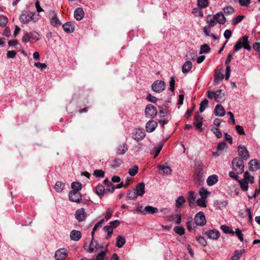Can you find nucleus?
I'll return each instance as SVG.
<instances>
[{
	"label": "nucleus",
	"mask_w": 260,
	"mask_h": 260,
	"mask_svg": "<svg viewBox=\"0 0 260 260\" xmlns=\"http://www.w3.org/2000/svg\"><path fill=\"white\" fill-rule=\"evenodd\" d=\"M242 47H243L245 49L247 50H250L251 49L247 36H244L237 41L234 47V51H238Z\"/></svg>",
	"instance_id": "f257e3e1"
},
{
	"label": "nucleus",
	"mask_w": 260,
	"mask_h": 260,
	"mask_svg": "<svg viewBox=\"0 0 260 260\" xmlns=\"http://www.w3.org/2000/svg\"><path fill=\"white\" fill-rule=\"evenodd\" d=\"M233 169L237 174H242L244 171V165L243 160L240 157H236L232 161Z\"/></svg>",
	"instance_id": "f03ea898"
},
{
	"label": "nucleus",
	"mask_w": 260,
	"mask_h": 260,
	"mask_svg": "<svg viewBox=\"0 0 260 260\" xmlns=\"http://www.w3.org/2000/svg\"><path fill=\"white\" fill-rule=\"evenodd\" d=\"M157 112L156 107L152 104H148L145 109L146 117L151 118V119L156 116Z\"/></svg>",
	"instance_id": "7ed1b4c3"
},
{
	"label": "nucleus",
	"mask_w": 260,
	"mask_h": 260,
	"mask_svg": "<svg viewBox=\"0 0 260 260\" xmlns=\"http://www.w3.org/2000/svg\"><path fill=\"white\" fill-rule=\"evenodd\" d=\"M35 13H29L27 14H22L20 16V21L24 23L27 24L30 21L36 22L38 20V18L34 17Z\"/></svg>",
	"instance_id": "20e7f679"
},
{
	"label": "nucleus",
	"mask_w": 260,
	"mask_h": 260,
	"mask_svg": "<svg viewBox=\"0 0 260 260\" xmlns=\"http://www.w3.org/2000/svg\"><path fill=\"white\" fill-rule=\"evenodd\" d=\"M238 152L239 155L243 160H247L249 158V152L244 145H240L238 146Z\"/></svg>",
	"instance_id": "39448f33"
},
{
	"label": "nucleus",
	"mask_w": 260,
	"mask_h": 260,
	"mask_svg": "<svg viewBox=\"0 0 260 260\" xmlns=\"http://www.w3.org/2000/svg\"><path fill=\"white\" fill-rule=\"evenodd\" d=\"M165 86L164 81L157 80L152 84L151 87L154 91L160 93L165 90Z\"/></svg>",
	"instance_id": "423d86ee"
},
{
	"label": "nucleus",
	"mask_w": 260,
	"mask_h": 260,
	"mask_svg": "<svg viewBox=\"0 0 260 260\" xmlns=\"http://www.w3.org/2000/svg\"><path fill=\"white\" fill-rule=\"evenodd\" d=\"M194 222L198 225L203 226L206 223V219L204 213L200 211L194 216Z\"/></svg>",
	"instance_id": "0eeeda50"
},
{
	"label": "nucleus",
	"mask_w": 260,
	"mask_h": 260,
	"mask_svg": "<svg viewBox=\"0 0 260 260\" xmlns=\"http://www.w3.org/2000/svg\"><path fill=\"white\" fill-rule=\"evenodd\" d=\"M49 14L51 16L50 23L54 27H57L59 26L61 23L58 19L57 14L54 11L51 10L49 11Z\"/></svg>",
	"instance_id": "6e6552de"
},
{
	"label": "nucleus",
	"mask_w": 260,
	"mask_h": 260,
	"mask_svg": "<svg viewBox=\"0 0 260 260\" xmlns=\"http://www.w3.org/2000/svg\"><path fill=\"white\" fill-rule=\"evenodd\" d=\"M194 165V174L200 179L204 174L203 164L201 161H196Z\"/></svg>",
	"instance_id": "1a4fd4ad"
},
{
	"label": "nucleus",
	"mask_w": 260,
	"mask_h": 260,
	"mask_svg": "<svg viewBox=\"0 0 260 260\" xmlns=\"http://www.w3.org/2000/svg\"><path fill=\"white\" fill-rule=\"evenodd\" d=\"M205 235L209 239L216 240L219 238L220 233L218 230L214 229L207 231L205 233Z\"/></svg>",
	"instance_id": "9d476101"
},
{
	"label": "nucleus",
	"mask_w": 260,
	"mask_h": 260,
	"mask_svg": "<svg viewBox=\"0 0 260 260\" xmlns=\"http://www.w3.org/2000/svg\"><path fill=\"white\" fill-rule=\"evenodd\" d=\"M68 255L67 249L60 248L58 249L55 253V257L56 260H64Z\"/></svg>",
	"instance_id": "9b49d317"
},
{
	"label": "nucleus",
	"mask_w": 260,
	"mask_h": 260,
	"mask_svg": "<svg viewBox=\"0 0 260 260\" xmlns=\"http://www.w3.org/2000/svg\"><path fill=\"white\" fill-rule=\"evenodd\" d=\"M103 245H99L97 241L91 240L87 251L89 253H92L97 251L100 249H103Z\"/></svg>",
	"instance_id": "f8f14e48"
},
{
	"label": "nucleus",
	"mask_w": 260,
	"mask_h": 260,
	"mask_svg": "<svg viewBox=\"0 0 260 260\" xmlns=\"http://www.w3.org/2000/svg\"><path fill=\"white\" fill-rule=\"evenodd\" d=\"M71 187L72 190L69 192V195H71L72 193L77 194L82 189V184L78 181L74 182L72 183Z\"/></svg>",
	"instance_id": "ddd939ff"
},
{
	"label": "nucleus",
	"mask_w": 260,
	"mask_h": 260,
	"mask_svg": "<svg viewBox=\"0 0 260 260\" xmlns=\"http://www.w3.org/2000/svg\"><path fill=\"white\" fill-rule=\"evenodd\" d=\"M122 162V160L118 158H112L109 161V166L112 169H116L119 167Z\"/></svg>",
	"instance_id": "4468645a"
},
{
	"label": "nucleus",
	"mask_w": 260,
	"mask_h": 260,
	"mask_svg": "<svg viewBox=\"0 0 260 260\" xmlns=\"http://www.w3.org/2000/svg\"><path fill=\"white\" fill-rule=\"evenodd\" d=\"M75 216L76 219L79 222L84 220L86 217V213H85L84 209L83 208L78 209L76 211Z\"/></svg>",
	"instance_id": "2eb2a0df"
},
{
	"label": "nucleus",
	"mask_w": 260,
	"mask_h": 260,
	"mask_svg": "<svg viewBox=\"0 0 260 260\" xmlns=\"http://www.w3.org/2000/svg\"><path fill=\"white\" fill-rule=\"evenodd\" d=\"M157 126V123L151 119L148 121L146 124V131L148 133L154 131Z\"/></svg>",
	"instance_id": "dca6fc26"
},
{
	"label": "nucleus",
	"mask_w": 260,
	"mask_h": 260,
	"mask_svg": "<svg viewBox=\"0 0 260 260\" xmlns=\"http://www.w3.org/2000/svg\"><path fill=\"white\" fill-rule=\"evenodd\" d=\"M145 137V132L143 128H138L133 136V138L137 141L142 140Z\"/></svg>",
	"instance_id": "f3484780"
},
{
	"label": "nucleus",
	"mask_w": 260,
	"mask_h": 260,
	"mask_svg": "<svg viewBox=\"0 0 260 260\" xmlns=\"http://www.w3.org/2000/svg\"><path fill=\"white\" fill-rule=\"evenodd\" d=\"M214 19L216 20L217 23L220 24H224L226 22V18L224 17L223 12H219L214 15Z\"/></svg>",
	"instance_id": "a211bd4d"
},
{
	"label": "nucleus",
	"mask_w": 260,
	"mask_h": 260,
	"mask_svg": "<svg viewBox=\"0 0 260 260\" xmlns=\"http://www.w3.org/2000/svg\"><path fill=\"white\" fill-rule=\"evenodd\" d=\"M260 169V163L257 159H252L249 162V169L254 171Z\"/></svg>",
	"instance_id": "6ab92c4d"
},
{
	"label": "nucleus",
	"mask_w": 260,
	"mask_h": 260,
	"mask_svg": "<svg viewBox=\"0 0 260 260\" xmlns=\"http://www.w3.org/2000/svg\"><path fill=\"white\" fill-rule=\"evenodd\" d=\"M193 124L198 129H200L203 124V117L199 112L196 113Z\"/></svg>",
	"instance_id": "aec40b11"
},
{
	"label": "nucleus",
	"mask_w": 260,
	"mask_h": 260,
	"mask_svg": "<svg viewBox=\"0 0 260 260\" xmlns=\"http://www.w3.org/2000/svg\"><path fill=\"white\" fill-rule=\"evenodd\" d=\"M159 173L162 175H170L172 173L171 169L166 166L158 165L157 166Z\"/></svg>",
	"instance_id": "412c9836"
},
{
	"label": "nucleus",
	"mask_w": 260,
	"mask_h": 260,
	"mask_svg": "<svg viewBox=\"0 0 260 260\" xmlns=\"http://www.w3.org/2000/svg\"><path fill=\"white\" fill-rule=\"evenodd\" d=\"M225 111L221 105L218 104L215 106L214 114L217 116H223L225 115Z\"/></svg>",
	"instance_id": "4be33fe9"
},
{
	"label": "nucleus",
	"mask_w": 260,
	"mask_h": 260,
	"mask_svg": "<svg viewBox=\"0 0 260 260\" xmlns=\"http://www.w3.org/2000/svg\"><path fill=\"white\" fill-rule=\"evenodd\" d=\"M70 237L72 240L78 241L81 238V233L79 231L72 230L70 233Z\"/></svg>",
	"instance_id": "5701e85b"
},
{
	"label": "nucleus",
	"mask_w": 260,
	"mask_h": 260,
	"mask_svg": "<svg viewBox=\"0 0 260 260\" xmlns=\"http://www.w3.org/2000/svg\"><path fill=\"white\" fill-rule=\"evenodd\" d=\"M136 195H143L145 193V184L143 182L138 183L136 187Z\"/></svg>",
	"instance_id": "b1692460"
},
{
	"label": "nucleus",
	"mask_w": 260,
	"mask_h": 260,
	"mask_svg": "<svg viewBox=\"0 0 260 260\" xmlns=\"http://www.w3.org/2000/svg\"><path fill=\"white\" fill-rule=\"evenodd\" d=\"M63 30L67 33L73 32L74 30V26L71 22H68L62 25Z\"/></svg>",
	"instance_id": "393cba45"
},
{
	"label": "nucleus",
	"mask_w": 260,
	"mask_h": 260,
	"mask_svg": "<svg viewBox=\"0 0 260 260\" xmlns=\"http://www.w3.org/2000/svg\"><path fill=\"white\" fill-rule=\"evenodd\" d=\"M84 13L81 8H77L74 12V17L77 20H81L84 17Z\"/></svg>",
	"instance_id": "a878e982"
},
{
	"label": "nucleus",
	"mask_w": 260,
	"mask_h": 260,
	"mask_svg": "<svg viewBox=\"0 0 260 260\" xmlns=\"http://www.w3.org/2000/svg\"><path fill=\"white\" fill-rule=\"evenodd\" d=\"M206 21L207 23L208 24L207 26L211 28L215 26L217 24L216 20L214 19V15L212 16V15L210 14H209L207 16Z\"/></svg>",
	"instance_id": "bb28decb"
},
{
	"label": "nucleus",
	"mask_w": 260,
	"mask_h": 260,
	"mask_svg": "<svg viewBox=\"0 0 260 260\" xmlns=\"http://www.w3.org/2000/svg\"><path fill=\"white\" fill-rule=\"evenodd\" d=\"M145 215L146 214H154L158 212V209L157 208L151 206H147L144 208Z\"/></svg>",
	"instance_id": "cd10ccee"
},
{
	"label": "nucleus",
	"mask_w": 260,
	"mask_h": 260,
	"mask_svg": "<svg viewBox=\"0 0 260 260\" xmlns=\"http://www.w3.org/2000/svg\"><path fill=\"white\" fill-rule=\"evenodd\" d=\"M218 180V177L216 175H212L208 177L207 183L209 186L214 185Z\"/></svg>",
	"instance_id": "c85d7f7f"
},
{
	"label": "nucleus",
	"mask_w": 260,
	"mask_h": 260,
	"mask_svg": "<svg viewBox=\"0 0 260 260\" xmlns=\"http://www.w3.org/2000/svg\"><path fill=\"white\" fill-rule=\"evenodd\" d=\"M127 151V145L125 143L119 145L116 150L117 155H123Z\"/></svg>",
	"instance_id": "c756f323"
},
{
	"label": "nucleus",
	"mask_w": 260,
	"mask_h": 260,
	"mask_svg": "<svg viewBox=\"0 0 260 260\" xmlns=\"http://www.w3.org/2000/svg\"><path fill=\"white\" fill-rule=\"evenodd\" d=\"M192 67V62L190 61H187L183 64L182 71L183 73H187L191 69Z\"/></svg>",
	"instance_id": "7c9ffc66"
},
{
	"label": "nucleus",
	"mask_w": 260,
	"mask_h": 260,
	"mask_svg": "<svg viewBox=\"0 0 260 260\" xmlns=\"http://www.w3.org/2000/svg\"><path fill=\"white\" fill-rule=\"evenodd\" d=\"M126 240L124 237L118 236L116 239V246L118 248H121L125 243Z\"/></svg>",
	"instance_id": "2f4dec72"
},
{
	"label": "nucleus",
	"mask_w": 260,
	"mask_h": 260,
	"mask_svg": "<svg viewBox=\"0 0 260 260\" xmlns=\"http://www.w3.org/2000/svg\"><path fill=\"white\" fill-rule=\"evenodd\" d=\"M224 77L222 74L218 71L216 70L214 74V83L215 84H218L220 80L223 79Z\"/></svg>",
	"instance_id": "473e14b6"
},
{
	"label": "nucleus",
	"mask_w": 260,
	"mask_h": 260,
	"mask_svg": "<svg viewBox=\"0 0 260 260\" xmlns=\"http://www.w3.org/2000/svg\"><path fill=\"white\" fill-rule=\"evenodd\" d=\"M227 202L225 200H217L214 202V206L218 209H221L226 207Z\"/></svg>",
	"instance_id": "72a5a7b5"
},
{
	"label": "nucleus",
	"mask_w": 260,
	"mask_h": 260,
	"mask_svg": "<svg viewBox=\"0 0 260 260\" xmlns=\"http://www.w3.org/2000/svg\"><path fill=\"white\" fill-rule=\"evenodd\" d=\"M208 196H201V198L198 199L197 200V204L199 206L202 207H206V199Z\"/></svg>",
	"instance_id": "f704fd0d"
},
{
	"label": "nucleus",
	"mask_w": 260,
	"mask_h": 260,
	"mask_svg": "<svg viewBox=\"0 0 260 260\" xmlns=\"http://www.w3.org/2000/svg\"><path fill=\"white\" fill-rule=\"evenodd\" d=\"M203 8H201V7H197L194 8L192 9V13L196 16H200L201 18H203L204 16L203 12L202 10Z\"/></svg>",
	"instance_id": "c9c22d12"
},
{
	"label": "nucleus",
	"mask_w": 260,
	"mask_h": 260,
	"mask_svg": "<svg viewBox=\"0 0 260 260\" xmlns=\"http://www.w3.org/2000/svg\"><path fill=\"white\" fill-rule=\"evenodd\" d=\"M244 250H237L234 252V255L232 257V260H239L241 257Z\"/></svg>",
	"instance_id": "e433bc0d"
},
{
	"label": "nucleus",
	"mask_w": 260,
	"mask_h": 260,
	"mask_svg": "<svg viewBox=\"0 0 260 260\" xmlns=\"http://www.w3.org/2000/svg\"><path fill=\"white\" fill-rule=\"evenodd\" d=\"M107 252V249L106 248L105 250H102L100 252H99L96 255V260H106L107 259L106 257V253Z\"/></svg>",
	"instance_id": "4c0bfd02"
},
{
	"label": "nucleus",
	"mask_w": 260,
	"mask_h": 260,
	"mask_svg": "<svg viewBox=\"0 0 260 260\" xmlns=\"http://www.w3.org/2000/svg\"><path fill=\"white\" fill-rule=\"evenodd\" d=\"M176 206L177 208H180L182 207L183 204L185 202L186 200L183 196H179L176 200Z\"/></svg>",
	"instance_id": "58836bf2"
},
{
	"label": "nucleus",
	"mask_w": 260,
	"mask_h": 260,
	"mask_svg": "<svg viewBox=\"0 0 260 260\" xmlns=\"http://www.w3.org/2000/svg\"><path fill=\"white\" fill-rule=\"evenodd\" d=\"M198 6L204 9L208 7L209 2L208 0H198Z\"/></svg>",
	"instance_id": "ea45409f"
},
{
	"label": "nucleus",
	"mask_w": 260,
	"mask_h": 260,
	"mask_svg": "<svg viewBox=\"0 0 260 260\" xmlns=\"http://www.w3.org/2000/svg\"><path fill=\"white\" fill-rule=\"evenodd\" d=\"M64 186V184L63 183L57 181L54 186V189L57 192H60L63 190Z\"/></svg>",
	"instance_id": "a19ab883"
},
{
	"label": "nucleus",
	"mask_w": 260,
	"mask_h": 260,
	"mask_svg": "<svg viewBox=\"0 0 260 260\" xmlns=\"http://www.w3.org/2000/svg\"><path fill=\"white\" fill-rule=\"evenodd\" d=\"M96 193L98 195H103L104 193H105V186L102 184H99L97 185L95 188Z\"/></svg>",
	"instance_id": "79ce46f5"
},
{
	"label": "nucleus",
	"mask_w": 260,
	"mask_h": 260,
	"mask_svg": "<svg viewBox=\"0 0 260 260\" xmlns=\"http://www.w3.org/2000/svg\"><path fill=\"white\" fill-rule=\"evenodd\" d=\"M220 229L225 234H234V232L232 229L227 225H222L220 227Z\"/></svg>",
	"instance_id": "37998d69"
},
{
	"label": "nucleus",
	"mask_w": 260,
	"mask_h": 260,
	"mask_svg": "<svg viewBox=\"0 0 260 260\" xmlns=\"http://www.w3.org/2000/svg\"><path fill=\"white\" fill-rule=\"evenodd\" d=\"M223 95H222V90L219 89L217 90L215 92V97L214 99L217 102H219L222 99Z\"/></svg>",
	"instance_id": "c03bdc74"
},
{
	"label": "nucleus",
	"mask_w": 260,
	"mask_h": 260,
	"mask_svg": "<svg viewBox=\"0 0 260 260\" xmlns=\"http://www.w3.org/2000/svg\"><path fill=\"white\" fill-rule=\"evenodd\" d=\"M113 227H112L111 225H107L104 228V232L107 233V239H109L111 237L113 233Z\"/></svg>",
	"instance_id": "a18cd8bd"
},
{
	"label": "nucleus",
	"mask_w": 260,
	"mask_h": 260,
	"mask_svg": "<svg viewBox=\"0 0 260 260\" xmlns=\"http://www.w3.org/2000/svg\"><path fill=\"white\" fill-rule=\"evenodd\" d=\"M208 101L207 99H205L200 104V111L203 112L206 109L208 105Z\"/></svg>",
	"instance_id": "49530a36"
},
{
	"label": "nucleus",
	"mask_w": 260,
	"mask_h": 260,
	"mask_svg": "<svg viewBox=\"0 0 260 260\" xmlns=\"http://www.w3.org/2000/svg\"><path fill=\"white\" fill-rule=\"evenodd\" d=\"M30 40L37 41L39 40V38L38 36H39V34L35 31H31L29 33H28Z\"/></svg>",
	"instance_id": "de8ad7c7"
},
{
	"label": "nucleus",
	"mask_w": 260,
	"mask_h": 260,
	"mask_svg": "<svg viewBox=\"0 0 260 260\" xmlns=\"http://www.w3.org/2000/svg\"><path fill=\"white\" fill-rule=\"evenodd\" d=\"M245 16L244 15H239L236 17H234L232 20V24L236 25L239 22H241L244 19Z\"/></svg>",
	"instance_id": "09e8293b"
},
{
	"label": "nucleus",
	"mask_w": 260,
	"mask_h": 260,
	"mask_svg": "<svg viewBox=\"0 0 260 260\" xmlns=\"http://www.w3.org/2000/svg\"><path fill=\"white\" fill-rule=\"evenodd\" d=\"M244 179L247 181L248 182H250L251 183H253L254 182V177L251 176L249 173L246 171L244 173Z\"/></svg>",
	"instance_id": "8fccbe9b"
},
{
	"label": "nucleus",
	"mask_w": 260,
	"mask_h": 260,
	"mask_svg": "<svg viewBox=\"0 0 260 260\" xmlns=\"http://www.w3.org/2000/svg\"><path fill=\"white\" fill-rule=\"evenodd\" d=\"M210 48L209 46L207 44H205L201 46L200 53H207L210 51Z\"/></svg>",
	"instance_id": "3c124183"
},
{
	"label": "nucleus",
	"mask_w": 260,
	"mask_h": 260,
	"mask_svg": "<svg viewBox=\"0 0 260 260\" xmlns=\"http://www.w3.org/2000/svg\"><path fill=\"white\" fill-rule=\"evenodd\" d=\"M138 167L135 165L133 168L129 169L128 174L131 176H134L138 173Z\"/></svg>",
	"instance_id": "603ef678"
},
{
	"label": "nucleus",
	"mask_w": 260,
	"mask_h": 260,
	"mask_svg": "<svg viewBox=\"0 0 260 260\" xmlns=\"http://www.w3.org/2000/svg\"><path fill=\"white\" fill-rule=\"evenodd\" d=\"M175 232L179 235H183L185 233V229L182 226H177L174 228Z\"/></svg>",
	"instance_id": "864d4df0"
},
{
	"label": "nucleus",
	"mask_w": 260,
	"mask_h": 260,
	"mask_svg": "<svg viewBox=\"0 0 260 260\" xmlns=\"http://www.w3.org/2000/svg\"><path fill=\"white\" fill-rule=\"evenodd\" d=\"M105 193H112L115 188V186L112 183H110L109 184L106 186Z\"/></svg>",
	"instance_id": "5fc2aeb1"
},
{
	"label": "nucleus",
	"mask_w": 260,
	"mask_h": 260,
	"mask_svg": "<svg viewBox=\"0 0 260 260\" xmlns=\"http://www.w3.org/2000/svg\"><path fill=\"white\" fill-rule=\"evenodd\" d=\"M69 198L70 201L73 202L79 203L82 202V196H69Z\"/></svg>",
	"instance_id": "6e6d98bb"
},
{
	"label": "nucleus",
	"mask_w": 260,
	"mask_h": 260,
	"mask_svg": "<svg viewBox=\"0 0 260 260\" xmlns=\"http://www.w3.org/2000/svg\"><path fill=\"white\" fill-rule=\"evenodd\" d=\"M239 183L240 184V186L241 188L243 190H247L248 188V182L245 180L244 179L239 181Z\"/></svg>",
	"instance_id": "4d7b16f0"
},
{
	"label": "nucleus",
	"mask_w": 260,
	"mask_h": 260,
	"mask_svg": "<svg viewBox=\"0 0 260 260\" xmlns=\"http://www.w3.org/2000/svg\"><path fill=\"white\" fill-rule=\"evenodd\" d=\"M212 132L216 136L217 138H220L222 137V134L220 130L217 127H213L211 129Z\"/></svg>",
	"instance_id": "13d9d810"
},
{
	"label": "nucleus",
	"mask_w": 260,
	"mask_h": 260,
	"mask_svg": "<svg viewBox=\"0 0 260 260\" xmlns=\"http://www.w3.org/2000/svg\"><path fill=\"white\" fill-rule=\"evenodd\" d=\"M93 174L96 177L103 178L104 177L105 172L102 170H95Z\"/></svg>",
	"instance_id": "bf43d9fd"
},
{
	"label": "nucleus",
	"mask_w": 260,
	"mask_h": 260,
	"mask_svg": "<svg viewBox=\"0 0 260 260\" xmlns=\"http://www.w3.org/2000/svg\"><path fill=\"white\" fill-rule=\"evenodd\" d=\"M234 11V8L231 6L226 7L223 8V12L226 15L232 14Z\"/></svg>",
	"instance_id": "052dcab7"
},
{
	"label": "nucleus",
	"mask_w": 260,
	"mask_h": 260,
	"mask_svg": "<svg viewBox=\"0 0 260 260\" xmlns=\"http://www.w3.org/2000/svg\"><path fill=\"white\" fill-rule=\"evenodd\" d=\"M234 233L236 234L237 235L238 238L242 242L243 241V235L242 233L241 230H240L239 229L237 228L236 229V231L234 232Z\"/></svg>",
	"instance_id": "680f3d73"
},
{
	"label": "nucleus",
	"mask_w": 260,
	"mask_h": 260,
	"mask_svg": "<svg viewBox=\"0 0 260 260\" xmlns=\"http://www.w3.org/2000/svg\"><path fill=\"white\" fill-rule=\"evenodd\" d=\"M146 100L153 103H156L157 101V98L152 95L151 94L148 93L146 97Z\"/></svg>",
	"instance_id": "e2e57ef3"
},
{
	"label": "nucleus",
	"mask_w": 260,
	"mask_h": 260,
	"mask_svg": "<svg viewBox=\"0 0 260 260\" xmlns=\"http://www.w3.org/2000/svg\"><path fill=\"white\" fill-rule=\"evenodd\" d=\"M8 21V18L5 16H0V25L5 26L7 24Z\"/></svg>",
	"instance_id": "0e129e2a"
},
{
	"label": "nucleus",
	"mask_w": 260,
	"mask_h": 260,
	"mask_svg": "<svg viewBox=\"0 0 260 260\" xmlns=\"http://www.w3.org/2000/svg\"><path fill=\"white\" fill-rule=\"evenodd\" d=\"M170 90L171 91H174L175 90V78L174 77H172L171 80L170 81Z\"/></svg>",
	"instance_id": "69168bd1"
},
{
	"label": "nucleus",
	"mask_w": 260,
	"mask_h": 260,
	"mask_svg": "<svg viewBox=\"0 0 260 260\" xmlns=\"http://www.w3.org/2000/svg\"><path fill=\"white\" fill-rule=\"evenodd\" d=\"M236 129L237 132L240 135H245V132L242 126L238 125L236 126Z\"/></svg>",
	"instance_id": "338daca9"
},
{
	"label": "nucleus",
	"mask_w": 260,
	"mask_h": 260,
	"mask_svg": "<svg viewBox=\"0 0 260 260\" xmlns=\"http://www.w3.org/2000/svg\"><path fill=\"white\" fill-rule=\"evenodd\" d=\"M112 213H113L112 210L110 208H108L106 213L105 214V218L107 221H108L109 219H110L111 218Z\"/></svg>",
	"instance_id": "774afa93"
}]
</instances>
